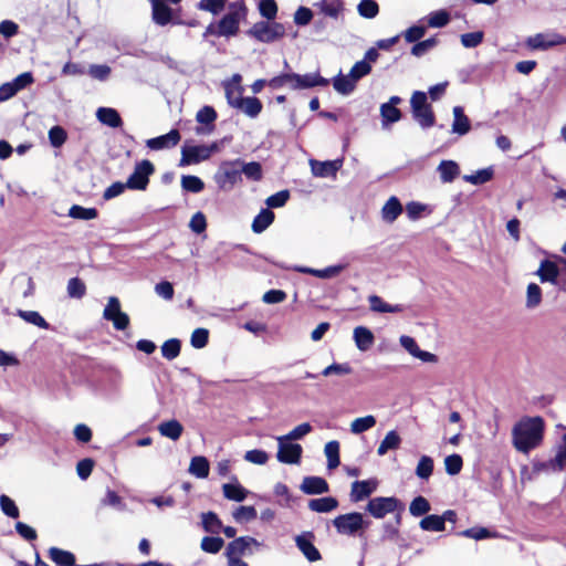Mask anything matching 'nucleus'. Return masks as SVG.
I'll return each mask as SVG.
<instances>
[{"instance_id":"30","label":"nucleus","mask_w":566,"mask_h":566,"mask_svg":"<svg viewBox=\"0 0 566 566\" xmlns=\"http://www.w3.org/2000/svg\"><path fill=\"white\" fill-rule=\"evenodd\" d=\"M233 108L241 111L251 118H255L261 113L263 106L261 101L256 97H243Z\"/></svg>"},{"instance_id":"5","label":"nucleus","mask_w":566,"mask_h":566,"mask_svg":"<svg viewBox=\"0 0 566 566\" xmlns=\"http://www.w3.org/2000/svg\"><path fill=\"white\" fill-rule=\"evenodd\" d=\"M251 36L263 43H271L285 35V28L279 22H256L248 32Z\"/></svg>"},{"instance_id":"37","label":"nucleus","mask_w":566,"mask_h":566,"mask_svg":"<svg viewBox=\"0 0 566 566\" xmlns=\"http://www.w3.org/2000/svg\"><path fill=\"white\" fill-rule=\"evenodd\" d=\"M357 82L350 75L339 73L333 78L334 90L342 95H349L354 92Z\"/></svg>"},{"instance_id":"61","label":"nucleus","mask_w":566,"mask_h":566,"mask_svg":"<svg viewBox=\"0 0 566 566\" xmlns=\"http://www.w3.org/2000/svg\"><path fill=\"white\" fill-rule=\"evenodd\" d=\"M380 115L382 117L384 125L396 123L401 117L400 111L391 104H382L380 106Z\"/></svg>"},{"instance_id":"48","label":"nucleus","mask_w":566,"mask_h":566,"mask_svg":"<svg viewBox=\"0 0 566 566\" xmlns=\"http://www.w3.org/2000/svg\"><path fill=\"white\" fill-rule=\"evenodd\" d=\"M433 472V460L429 455H421L416 467V475L421 480H428Z\"/></svg>"},{"instance_id":"2","label":"nucleus","mask_w":566,"mask_h":566,"mask_svg":"<svg viewBox=\"0 0 566 566\" xmlns=\"http://www.w3.org/2000/svg\"><path fill=\"white\" fill-rule=\"evenodd\" d=\"M240 165L241 159L223 160L219 165L213 180L220 190L229 191L242 181Z\"/></svg>"},{"instance_id":"31","label":"nucleus","mask_w":566,"mask_h":566,"mask_svg":"<svg viewBox=\"0 0 566 566\" xmlns=\"http://www.w3.org/2000/svg\"><path fill=\"white\" fill-rule=\"evenodd\" d=\"M437 170L440 175V179L444 184L452 182L460 174V167L454 160H442Z\"/></svg>"},{"instance_id":"27","label":"nucleus","mask_w":566,"mask_h":566,"mask_svg":"<svg viewBox=\"0 0 566 566\" xmlns=\"http://www.w3.org/2000/svg\"><path fill=\"white\" fill-rule=\"evenodd\" d=\"M353 337L357 348L361 352L370 349L375 342L374 334L365 326L355 327Z\"/></svg>"},{"instance_id":"19","label":"nucleus","mask_w":566,"mask_h":566,"mask_svg":"<svg viewBox=\"0 0 566 566\" xmlns=\"http://www.w3.org/2000/svg\"><path fill=\"white\" fill-rule=\"evenodd\" d=\"M180 139V133L177 129H171L165 135L147 139L146 146L151 150H163L175 147Z\"/></svg>"},{"instance_id":"15","label":"nucleus","mask_w":566,"mask_h":566,"mask_svg":"<svg viewBox=\"0 0 566 566\" xmlns=\"http://www.w3.org/2000/svg\"><path fill=\"white\" fill-rule=\"evenodd\" d=\"M261 547V543L251 536H241L230 542L226 549V555L242 556L252 554V548Z\"/></svg>"},{"instance_id":"8","label":"nucleus","mask_w":566,"mask_h":566,"mask_svg":"<svg viewBox=\"0 0 566 566\" xmlns=\"http://www.w3.org/2000/svg\"><path fill=\"white\" fill-rule=\"evenodd\" d=\"M277 441V453L276 459L286 464H297L301 461L302 447L297 443H293L284 436L276 437Z\"/></svg>"},{"instance_id":"28","label":"nucleus","mask_w":566,"mask_h":566,"mask_svg":"<svg viewBox=\"0 0 566 566\" xmlns=\"http://www.w3.org/2000/svg\"><path fill=\"white\" fill-rule=\"evenodd\" d=\"M96 118L103 125H106L112 128L120 127L123 124L119 113L115 108H112V107L97 108Z\"/></svg>"},{"instance_id":"45","label":"nucleus","mask_w":566,"mask_h":566,"mask_svg":"<svg viewBox=\"0 0 566 566\" xmlns=\"http://www.w3.org/2000/svg\"><path fill=\"white\" fill-rule=\"evenodd\" d=\"M324 453L327 458V467L333 470L339 465V443L338 441H329L324 447Z\"/></svg>"},{"instance_id":"17","label":"nucleus","mask_w":566,"mask_h":566,"mask_svg":"<svg viewBox=\"0 0 566 566\" xmlns=\"http://www.w3.org/2000/svg\"><path fill=\"white\" fill-rule=\"evenodd\" d=\"M559 272L560 265L558 263V256H556L555 261L543 260L536 271V275L542 283L557 284Z\"/></svg>"},{"instance_id":"44","label":"nucleus","mask_w":566,"mask_h":566,"mask_svg":"<svg viewBox=\"0 0 566 566\" xmlns=\"http://www.w3.org/2000/svg\"><path fill=\"white\" fill-rule=\"evenodd\" d=\"M241 176L244 175L248 179L259 181L262 179L263 170L260 163L250 161L244 163L241 160L240 165Z\"/></svg>"},{"instance_id":"22","label":"nucleus","mask_w":566,"mask_h":566,"mask_svg":"<svg viewBox=\"0 0 566 566\" xmlns=\"http://www.w3.org/2000/svg\"><path fill=\"white\" fill-rule=\"evenodd\" d=\"M240 19L239 11L226 14L219 22L217 34L221 36L235 35L239 31Z\"/></svg>"},{"instance_id":"47","label":"nucleus","mask_w":566,"mask_h":566,"mask_svg":"<svg viewBox=\"0 0 566 566\" xmlns=\"http://www.w3.org/2000/svg\"><path fill=\"white\" fill-rule=\"evenodd\" d=\"M180 184H181V188L185 191L192 192V193L201 192L205 188L203 181L199 177L192 176V175L182 176Z\"/></svg>"},{"instance_id":"46","label":"nucleus","mask_w":566,"mask_h":566,"mask_svg":"<svg viewBox=\"0 0 566 566\" xmlns=\"http://www.w3.org/2000/svg\"><path fill=\"white\" fill-rule=\"evenodd\" d=\"M494 170L492 167L480 169L471 175H464L463 180L471 185H483L493 178Z\"/></svg>"},{"instance_id":"3","label":"nucleus","mask_w":566,"mask_h":566,"mask_svg":"<svg viewBox=\"0 0 566 566\" xmlns=\"http://www.w3.org/2000/svg\"><path fill=\"white\" fill-rule=\"evenodd\" d=\"M410 105L413 118L422 128H429L434 125V114L427 102V94L424 92L416 91L410 98Z\"/></svg>"},{"instance_id":"9","label":"nucleus","mask_w":566,"mask_h":566,"mask_svg":"<svg viewBox=\"0 0 566 566\" xmlns=\"http://www.w3.org/2000/svg\"><path fill=\"white\" fill-rule=\"evenodd\" d=\"M103 317L113 323L114 328L123 331L129 325V317L120 310V302L116 296H111L103 311Z\"/></svg>"},{"instance_id":"6","label":"nucleus","mask_w":566,"mask_h":566,"mask_svg":"<svg viewBox=\"0 0 566 566\" xmlns=\"http://www.w3.org/2000/svg\"><path fill=\"white\" fill-rule=\"evenodd\" d=\"M154 165L144 159L135 165L134 171L126 181V186L130 190H146L149 184V177L154 174Z\"/></svg>"},{"instance_id":"36","label":"nucleus","mask_w":566,"mask_h":566,"mask_svg":"<svg viewBox=\"0 0 566 566\" xmlns=\"http://www.w3.org/2000/svg\"><path fill=\"white\" fill-rule=\"evenodd\" d=\"M158 431L163 437L176 441L181 437L184 427L178 420L172 419L161 422L158 426Z\"/></svg>"},{"instance_id":"63","label":"nucleus","mask_w":566,"mask_h":566,"mask_svg":"<svg viewBox=\"0 0 566 566\" xmlns=\"http://www.w3.org/2000/svg\"><path fill=\"white\" fill-rule=\"evenodd\" d=\"M430 511V503L423 496H417L409 506V512L413 516H420Z\"/></svg>"},{"instance_id":"14","label":"nucleus","mask_w":566,"mask_h":566,"mask_svg":"<svg viewBox=\"0 0 566 566\" xmlns=\"http://www.w3.org/2000/svg\"><path fill=\"white\" fill-rule=\"evenodd\" d=\"M228 104L233 107L243 98L244 87L242 86V76L239 73L233 74L230 78L221 83Z\"/></svg>"},{"instance_id":"38","label":"nucleus","mask_w":566,"mask_h":566,"mask_svg":"<svg viewBox=\"0 0 566 566\" xmlns=\"http://www.w3.org/2000/svg\"><path fill=\"white\" fill-rule=\"evenodd\" d=\"M316 6L323 14L333 19H338L344 10L342 0H321Z\"/></svg>"},{"instance_id":"39","label":"nucleus","mask_w":566,"mask_h":566,"mask_svg":"<svg viewBox=\"0 0 566 566\" xmlns=\"http://www.w3.org/2000/svg\"><path fill=\"white\" fill-rule=\"evenodd\" d=\"M377 423L375 416L367 415L354 419L349 424V430L353 434H360L373 429Z\"/></svg>"},{"instance_id":"52","label":"nucleus","mask_w":566,"mask_h":566,"mask_svg":"<svg viewBox=\"0 0 566 566\" xmlns=\"http://www.w3.org/2000/svg\"><path fill=\"white\" fill-rule=\"evenodd\" d=\"M69 217L80 220H93L97 217V210L74 205L69 210Z\"/></svg>"},{"instance_id":"58","label":"nucleus","mask_w":566,"mask_h":566,"mask_svg":"<svg viewBox=\"0 0 566 566\" xmlns=\"http://www.w3.org/2000/svg\"><path fill=\"white\" fill-rule=\"evenodd\" d=\"M420 527L423 531L442 532L444 531L443 521L440 515H428L420 521Z\"/></svg>"},{"instance_id":"34","label":"nucleus","mask_w":566,"mask_h":566,"mask_svg":"<svg viewBox=\"0 0 566 566\" xmlns=\"http://www.w3.org/2000/svg\"><path fill=\"white\" fill-rule=\"evenodd\" d=\"M210 464L206 457L196 455L190 460L188 472L198 478L206 479L209 475Z\"/></svg>"},{"instance_id":"23","label":"nucleus","mask_w":566,"mask_h":566,"mask_svg":"<svg viewBox=\"0 0 566 566\" xmlns=\"http://www.w3.org/2000/svg\"><path fill=\"white\" fill-rule=\"evenodd\" d=\"M153 20L158 25H166L172 19L171 9L164 0H151Z\"/></svg>"},{"instance_id":"35","label":"nucleus","mask_w":566,"mask_h":566,"mask_svg":"<svg viewBox=\"0 0 566 566\" xmlns=\"http://www.w3.org/2000/svg\"><path fill=\"white\" fill-rule=\"evenodd\" d=\"M401 438L397 431L390 430L386 433L377 448V454L384 457L390 450H397L400 447Z\"/></svg>"},{"instance_id":"56","label":"nucleus","mask_w":566,"mask_h":566,"mask_svg":"<svg viewBox=\"0 0 566 566\" xmlns=\"http://www.w3.org/2000/svg\"><path fill=\"white\" fill-rule=\"evenodd\" d=\"M201 522L205 531L209 533H218L222 528L220 518L213 512L203 513Z\"/></svg>"},{"instance_id":"62","label":"nucleus","mask_w":566,"mask_h":566,"mask_svg":"<svg viewBox=\"0 0 566 566\" xmlns=\"http://www.w3.org/2000/svg\"><path fill=\"white\" fill-rule=\"evenodd\" d=\"M443 463L446 472L450 475L460 473L463 467L462 458L459 454H450L446 457Z\"/></svg>"},{"instance_id":"43","label":"nucleus","mask_w":566,"mask_h":566,"mask_svg":"<svg viewBox=\"0 0 566 566\" xmlns=\"http://www.w3.org/2000/svg\"><path fill=\"white\" fill-rule=\"evenodd\" d=\"M274 220V213L270 209H263L254 218L252 222V230L255 233L263 232Z\"/></svg>"},{"instance_id":"29","label":"nucleus","mask_w":566,"mask_h":566,"mask_svg":"<svg viewBox=\"0 0 566 566\" xmlns=\"http://www.w3.org/2000/svg\"><path fill=\"white\" fill-rule=\"evenodd\" d=\"M301 490L305 494H322L328 491V484L323 478L306 476L303 479Z\"/></svg>"},{"instance_id":"12","label":"nucleus","mask_w":566,"mask_h":566,"mask_svg":"<svg viewBox=\"0 0 566 566\" xmlns=\"http://www.w3.org/2000/svg\"><path fill=\"white\" fill-rule=\"evenodd\" d=\"M33 83V76L30 72L18 75L13 81L3 83L0 86V103L13 97L18 92Z\"/></svg>"},{"instance_id":"1","label":"nucleus","mask_w":566,"mask_h":566,"mask_svg":"<svg viewBox=\"0 0 566 566\" xmlns=\"http://www.w3.org/2000/svg\"><path fill=\"white\" fill-rule=\"evenodd\" d=\"M545 421L541 416H523L511 429V443L523 454L539 448L544 440Z\"/></svg>"},{"instance_id":"25","label":"nucleus","mask_w":566,"mask_h":566,"mask_svg":"<svg viewBox=\"0 0 566 566\" xmlns=\"http://www.w3.org/2000/svg\"><path fill=\"white\" fill-rule=\"evenodd\" d=\"M453 113V123L451 126V130L453 134L463 136L468 134L471 129V124L468 116L464 114L463 108L461 106H454L452 109Z\"/></svg>"},{"instance_id":"59","label":"nucleus","mask_w":566,"mask_h":566,"mask_svg":"<svg viewBox=\"0 0 566 566\" xmlns=\"http://www.w3.org/2000/svg\"><path fill=\"white\" fill-rule=\"evenodd\" d=\"M180 340L177 338H171L161 345V354L166 359L172 360L180 354Z\"/></svg>"},{"instance_id":"16","label":"nucleus","mask_w":566,"mask_h":566,"mask_svg":"<svg viewBox=\"0 0 566 566\" xmlns=\"http://www.w3.org/2000/svg\"><path fill=\"white\" fill-rule=\"evenodd\" d=\"M314 535L305 532L295 537V544L308 562H317L322 558L318 549L314 546Z\"/></svg>"},{"instance_id":"41","label":"nucleus","mask_w":566,"mask_h":566,"mask_svg":"<svg viewBox=\"0 0 566 566\" xmlns=\"http://www.w3.org/2000/svg\"><path fill=\"white\" fill-rule=\"evenodd\" d=\"M49 556L57 566H74L75 564V557L71 552L56 547L49 549Z\"/></svg>"},{"instance_id":"64","label":"nucleus","mask_w":566,"mask_h":566,"mask_svg":"<svg viewBox=\"0 0 566 566\" xmlns=\"http://www.w3.org/2000/svg\"><path fill=\"white\" fill-rule=\"evenodd\" d=\"M223 539L220 537H203L201 539V549L206 553L217 554L223 547Z\"/></svg>"},{"instance_id":"60","label":"nucleus","mask_w":566,"mask_h":566,"mask_svg":"<svg viewBox=\"0 0 566 566\" xmlns=\"http://www.w3.org/2000/svg\"><path fill=\"white\" fill-rule=\"evenodd\" d=\"M67 295L72 298H82L86 293V286L78 277H72L67 282Z\"/></svg>"},{"instance_id":"18","label":"nucleus","mask_w":566,"mask_h":566,"mask_svg":"<svg viewBox=\"0 0 566 566\" xmlns=\"http://www.w3.org/2000/svg\"><path fill=\"white\" fill-rule=\"evenodd\" d=\"M342 165V159L327 161L310 160L312 174L319 178L335 177Z\"/></svg>"},{"instance_id":"20","label":"nucleus","mask_w":566,"mask_h":566,"mask_svg":"<svg viewBox=\"0 0 566 566\" xmlns=\"http://www.w3.org/2000/svg\"><path fill=\"white\" fill-rule=\"evenodd\" d=\"M400 345L415 358L420 359L423 363H437L438 358L434 354L426 352L419 348L416 340L407 335H402L399 338Z\"/></svg>"},{"instance_id":"7","label":"nucleus","mask_w":566,"mask_h":566,"mask_svg":"<svg viewBox=\"0 0 566 566\" xmlns=\"http://www.w3.org/2000/svg\"><path fill=\"white\" fill-rule=\"evenodd\" d=\"M563 44H566V36L557 32L536 33L525 41L528 49L542 51Z\"/></svg>"},{"instance_id":"57","label":"nucleus","mask_w":566,"mask_h":566,"mask_svg":"<svg viewBox=\"0 0 566 566\" xmlns=\"http://www.w3.org/2000/svg\"><path fill=\"white\" fill-rule=\"evenodd\" d=\"M431 211L427 205L418 201L408 202L406 206V213L412 221L419 219L423 213H431Z\"/></svg>"},{"instance_id":"55","label":"nucleus","mask_w":566,"mask_h":566,"mask_svg":"<svg viewBox=\"0 0 566 566\" xmlns=\"http://www.w3.org/2000/svg\"><path fill=\"white\" fill-rule=\"evenodd\" d=\"M357 11L365 19H374L379 12V6L375 0H361L357 6Z\"/></svg>"},{"instance_id":"51","label":"nucleus","mask_w":566,"mask_h":566,"mask_svg":"<svg viewBox=\"0 0 566 566\" xmlns=\"http://www.w3.org/2000/svg\"><path fill=\"white\" fill-rule=\"evenodd\" d=\"M427 21L430 28H443L450 22V14L447 10H437L429 13Z\"/></svg>"},{"instance_id":"50","label":"nucleus","mask_w":566,"mask_h":566,"mask_svg":"<svg viewBox=\"0 0 566 566\" xmlns=\"http://www.w3.org/2000/svg\"><path fill=\"white\" fill-rule=\"evenodd\" d=\"M542 302V290L536 283H530L526 289V302L527 308H535Z\"/></svg>"},{"instance_id":"4","label":"nucleus","mask_w":566,"mask_h":566,"mask_svg":"<svg viewBox=\"0 0 566 566\" xmlns=\"http://www.w3.org/2000/svg\"><path fill=\"white\" fill-rule=\"evenodd\" d=\"M333 525L342 535H355L367 528L369 522L364 518L361 513L353 512L338 515L333 520Z\"/></svg>"},{"instance_id":"10","label":"nucleus","mask_w":566,"mask_h":566,"mask_svg":"<svg viewBox=\"0 0 566 566\" xmlns=\"http://www.w3.org/2000/svg\"><path fill=\"white\" fill-rule=\"evenodd\" d=\"M180 153V167L198 165L202 161L209 160L208 148H206L205 144L197 145L187 142L182 145Z\"/></svg>"},{"instance_id":"49","label":"nucleus","mask_w":566,"mask_h":566,"mask_svg":"<svg viewBox=\"0 0 566 566\" xmlns=\"http://www.w3.org/2000/svg\"><path fill=\"white\" fill-rule=\"evenodd\" d=\"M258 513L256 510L253 506H238L232 512V517L237 523H248L253 521L256 517Z\"/></svg>"},{"instance_id":"40","label":"nucleus","mask_w":566,"mask_h":566,"mask_svg":"<svg viewBox=\"0 0 566 566\" xmlns=\"http://www.w3.org/2000/svg\"><path fill=\"white\" fill-rule=\"evenodd\" d=\"M338 506L336 499L326 496L319 499H313L308 502V507L318 513H327L335 510Z\"/></svg>"},{"instance_id":"26","label":"nucleus","mask_w":566,"mask_h":566,"mask_svg":"<svg viewBox=\"0 0 566 566\" xmlns=\"http://www.w3.org/2000/svg\"><path fill=\"white\" fill-rule=\"evenodd\" d=\"M222 492L227 500L235 502L244 501L249 494V491L238 482L237 478H233V481L230 483H224Z\"/></svg>"},{"instance_id":"32","label":"nucleus","mask_w":566,"mask_h":566,"mask_svg":"<svg viewBox=\"0 0 566 566\" xmlns=\"http://www.w3.org/2000/svg\"><path fill=\"white\" fill-rule=\"evenodd\" d=\"M402 212V206L397 197H390L381 209V218L388 223H392Z\"/></svg>"},{"instance_id":"11","label":"nucleus","mask_w":566,"mask_h":566,"mask_svg":"<svg viewBox=\"0 0 566 566\" xmlns=\"http://www.w3.org/2000/svg\"><path fill=\"white\" fill-rule=\"evenodd\" d=\"M287 87L291 90H306L314 86H326L328 80L322 77L318 73H308L300 75L296 73H286Z\"/></svg>"},{"instance_id":"24","label":"nucleus","mask_w":566,"mask_h":566,"mask_svg":"<svg viewBox=\"0 0 566 566\" xmlns=\"http://www.w3.org/2000/svg\"><path fill=\"white\" fill-rule=\"evenodd\" d=\"M541 468L553 471L566 469V433L563 436L562 443L557 447L555 457L548 462L541 464Z\"/></svg>"},{"instance_id":"33","label":"nucleus","mask_w":566,"mask_h":566,"mask_svg":"<svg viewBox=\"0 0 566 566\" xmlns=\"http://www.w3.org/2000/svg\"><path fill=\"white\" fill-rule=\"evenodd\" d=\"M344 265H332L323 270H316L307 266H295L294 270L300 273L311 274L319 279H332L337 276L343 270Z\"/></svg>"},{"instance_id":"53","label":"nucleus","mask_w":566,"mask_h":566,"mask_svg":"<svg viewBox=\"0 0 566 566\" xmlns=\"http://www.w3.org/2000/svg\"><path fill=\"white\" fill-rule=\"evenodd\" d=\"M353 369L348 363H333L322 370L324 377L346 376L352 374Z\"/></svg>"},{"instance_id":"42","label":"nucleus","mask_w":566,"mask_h":566,"mask_svg":"<svg viewBox=\"0 0 566 566\" xmlns=\"http://www.w3.org/2000/svg\"><path fill=\"white\" fill-rule=\"evenodd\" d=\"M370 310L378 313H399L402 311L400 305H390L377 295L368 297Z\"/></svg>"},{"instance_id":"21","label":"nucleus","mask_w":566,"mask_h":566,"mask_svg":"<svg viewBox=\"0 0 566 566\" xmlns=\"http://www.w3.org/2000/svg\"><path fill=\"white\" fill-rule=\"evenodd\" d=\"M377 479L355 481L350 489V500L353 502H360L374 493L377 490Z\"/></svg>"},{"instance_id":"54","label":"nucleus","mask_w":566,"mask_h":566,"mask_svg":"<svg viewBox=\"0 0 566 566\" xmlns=\"http://www.w3.org/2000/svg\"><path fill=\"white\" fill-rule=\"evenodd\" d=\"M18 315L29 324L35 325L40 328L48 329V322L36 311H18Z\"/></svg>"},{"instance_id":"13","label":"nucleus","mask_w":566,"mask_h":566,"mask_svg":"<svg viewBox=\"0 0 566 566\" xmlns=\"http://www.w3.org/2000/svg\"><path fill=\"white\" fill-rule=\"evenodd\" d=\"M398 500L395 497H375L366 506L367 512L375 518H382L385 515L396 511Z\"/></svg>"}]
</instances>
